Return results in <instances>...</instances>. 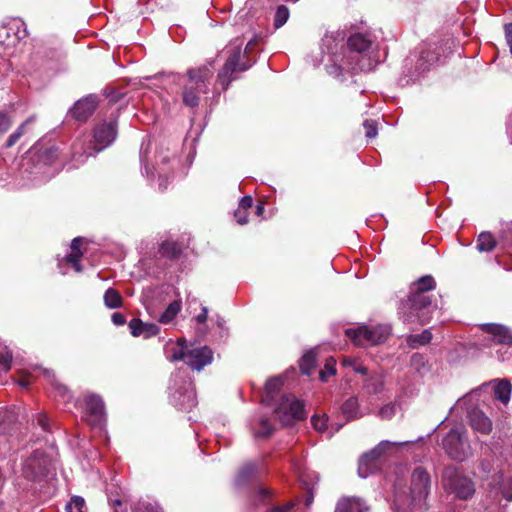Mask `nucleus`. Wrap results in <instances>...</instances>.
Returning a JSON list of instances; mask_svg holds the SVG:
<instances>
[{"mask_svg":"<svg viewBox=\"0 0 512 512\" xmlns=\"http://www.w3.org/2000/svg\"><path fill=\"white\" fill-rule=\"evenodd\" d=\"M32 122V118H29L27 119L23 124H21L17 129L16 131H14L7 139L6 141V144H5V147L6 148H10L12 147L13 145L16 144V142L20 139V137L23 135L24 133V127L26 124Z\"/></svg>","mask_w":512,"mask_h":512,"instance_id":"79ce46f5","label":"nucleus"},{"mask_svg":"<svg viewBox=\"0 0 512 512\" xmlns=\"http://www.w3.org/2000/svg\"><path fill=\"white\" fill-rule=\"evenodd\" d=\"M182 309V302L180 299L172 301L165 311L160 315L158 321L161 324H169L171 323L175 317L179 314Z\"/></svg>","mask_w":512,"mask_h":512,"instance_id":"c85d7f7f","label":"nucleus"},{"mask_svg":"<svg viewBox=\"0 0 512 512\" xmlns=\"http://www.w3.org/2000/svg\"><path fill=\"white\" fill-rule=\"evenodd\" d=\"M51 459L45 452L36 450L23 463V475L29 480H40L51 470Z\"/></svg>","mask_w":512,"mask_h":512,"instance_id":"4468645a","label":"nucleus"},{"mask_svg":"<svg viewBox=\"0 0 512 512\" xmlns=\"http://www.w3.org/2000/svg\"><path fill=\"white\" fill-rule=\"evenodd\" d=\"M44 375L47 378H51V383L54 386V390H55V398L58 401H62L64 403H68L69 400L71 399V395H70V392L67 389V387L62 385V384H60V383H58V382H56L55 379H54V375H53V373L51 371L44 370Z\"/></svg>","mask_w":512,"mask_h":512,"instance_id":"c756f323","label":"nucleus"},{"mask_svg":"<svg viewBox=\"0 0 512 512\" xmlns=\"http://www.w3.org/2000/svg\"><path fill=\"white\" fill-rule=\"evenodd\" d=\"M431 476L423 467H416L411 474L410 495L404 497L395 493L394 506L399 511L405 512L406 506L421 505L424 503L431 490Z\"/></svg>","mask_w":512,"mask_h":512,"instance_id":"20e7f679","label":"nucleus"},{"mask_svg":"<svg viewBox=\"0 0 512 512\" xmlns=\"http://www.w3.org/2000/svg\"><path fill=\"white\" fill-rule=\"evenodd\" d=\"M257 44V39H251L245 47L243 46V51H245L246 55L250 53V51L253 49V47Z\"/></svg>","mask_w":512,"mask_h":512,"instance_id":"69168bd1","label":"nucleus"},{"mask_svg":"<svg viewBox=\"0 0 512 512\" xmlns=\"http://www.w3.org/2000/svg\"><path fill=\"white\" fill-rule=\"evenodd\" d=\"M67 512H86L85 501L80 496H73L66 505Z\"/></svg>","mask_w":512,"mask_h":512,"instance_id":"a19ab883","label":"nucleus"},{"mask_svg":"<svg viewBox=\"0 0 512 512\" xmlns=\"http://www.w3.org/2000/svg\"><path fill=\"white\" fill-rule=\"evenodd\" d=\"M133 512H161L160 508L148 502H138L133 508Z\"/></svg>","mask_w":512,"mask_h":512,"instance_id":"49530a36","label":"nucleus"},{"mask_svg":"<svg viewBox=\"0 0 512 512\" xmlns=\"http://www.w3.org/2000/svg\"><path fill=\"white\" fill-rule=\"evenodd\" d=\"M130 333L134 337L142 336L145 339L156 336L160 332L158 325L154 323L143 322L140 319L134 318L128 323Z\"/></svg>","mask_w":512,"mask_h":512,"instance_id":"412c9836","label":"nucleus"},{"mask_svg":"<svg viewBox=\"0 0 512 512\" xmlns=\"http://www.w3.org/2000/svg\"><path fill=\"white\" fill-rule=\"evenodd\" d=\"M490 385L493 387L495 399L500 401L502 404L507 405L511 399L512 394V384L508 379H493L489 382L483 383L473 392L480 391Z\"/></svg>","mask_w":512,"mask_h":512,"instance_id":"f3484780","label":"nucleus"},{"mask_svg":"<svg viewBox=\"0 0 512 512\" xmlns=\"http://www.w3.org/2000/svg\"><path fill=\"white\" fill-rule=\"evenodd\" d=\"M188 79L183 86L182 100L185 106L195 108L200 103L201 95L208 93V83L213 71L206 65L190 69Z\"/></svg>","mask_w":512,"mask_h":512,"instance_id":"39448f33","label":"nucleus"},{"mask_svg":"<svg viewBox=\"0 0 512 512\" xmlns=\"http://www.w3.org/2000/svg\"><path fill=\"white\" fill-rule=\"evenodd\" d=\"M235 218L240 225L248 223V213L246 210L237 209L235 211Z\"/></svg>","mask_w":512,"mask_h":512,"instance_id":"864d4df0","label":"nucleus"},{"mask_svg":"<svg viewBox=\"0 0 512 512\" xmlns=\"http://www.w3.org/2000/svg\"><path fill=\"white\" fill-rule=\"evenodd\" d=\"M342 31L329 32L321 43L326 72L338 79L345 80V73L372 70L379 59L374 55L373 42L363 34L352 35L345 45Z\"/></svg>","mask_w":512,"mask_h":512,"instance_id":"f257e3e1","label":"nucleus"},{"mask_svg":"<svg viewBox=\"0 0 512 512\" xmlns=\"http://www.w3.org/2000/svg\"><path fill=\"white\" fill-rule=\"evenodd\" d=\"M111 321L116 326H122L126 323V318L123 314L115 312L111 316Z\"/></svg>","mask_w":512,"mask_h":512,"instance_id":"5fc2aeb1","label":"nucleus"},{"mask_svg":"<svg viewBox=\"0 0 512 512\" xmlns=\"http://www.w3.org/2000/svg\"><path fill=\"white\" fill-rule=\"evenodd\" d=\"M160 253L170 259L177 258L181 253L180 246L174 241H164L160 246Z\"/></svg>","mask_w":512,"mask_h":512,"instance_id":"f704fd0d","label":"nucleus"},{"mask_svg":"<svg viewBox=\"0 0 512 512\" xmlns=\"http://www.w3.org/2000/svg\"><path fill=\"white\" fill-rule=\"evenodd\" d=\"M37 423L44 431H49V419L45 413L42 412L37 415Z\"/></svg>","mask_w":512,"mask_h":512,"instance_id":"603ef678","label":"nucleus"},{"mask_svg":"<svg viewBox=\"0 0 512 512\" xmlns=\"http://www.w3.org/2000/svg\"><path fill=\"white\" fill-rule=\"evenodd\" d=\"M385 380L381 373L370 375L365 381L364 388L369 394H379L384 390Z\"/></svg>","mask_w":512,"mask_h":512,"instance_id":"cd10ccee","label":"nucleus"},{"mask_svg":"<svg viewBox=\"0 0 512 512\" xmlns=\"http://www.w3.org/2000/svg\"><path fill=\"white\" fill-rule=\"evenodd\" d=\"M369 510V506L358 497L343 498L336 508V512H369Z\"/></svg>","mask_w":512,"mask_h":512,"instance_id":"5701e85b","label":"nucleus"},{"mask_svg":"<svg viewBox=\"0 0 512 512\" xmlns=\"http://www.w3.org/2000/svg\"><path fill=\"white\" fill-rule=\"evenodd\" d=\"M150 149V142L143 141L140 147V162L143 166L142 174L146 175L147 177L153 176L154 172L150 170L147 162V157Z\"/></svg>","mask_w":512,"mask_h":512,"instance_id":"4c0bfd02","label":"nucleus"},{"mask_svg":"<svg viewBox=\"0 0 512 512\" xmlns=\"http://www.w3.org/2000/svg\"><path fill=\"white\" fill-rule=\"evenodd\" d=\"M258 470V467L255 463H247L244 465L237 477H236V484L240 485L248 481Z\"/></svg>","mask_w":512,"mask_h":512,"instance_id":"e433bc0d","label":"nucleus"},{"mask_svg":"<svg viewBox=\"0 0 512 512\" xmlns=\"http://www.w3.org/2000/svg\"><path fill=\"white\" fill-rule=\"evenodd\" d=\"M227 59L224 67L218 74V82L224 90L233 80L232 75L237 71H246L251 66L248 55L243 51V40L235 39L226 47Z\"/></svg>","mask_w":512,"mask_h":512,"instance_id":"0eeeda50","label":"nucleus"},{"mask_svg":"<svg viewBox=\"0 0 512 512\" xmlns=\"http://www.w3.org/2000/svg\"><path fill=\"white\" fill-rule=\"evenodd\" d=\"M358 364L357 360L352 357H345L342 360V365L344 367H351L354 370V367Z\"/></svg>","mask_w":512,"mask_h":512,"instance_id":"680f3d73","label":"nucleus"},{"mask_svg":"<svg viewBox=\"0 0 512 512\" xmlns=\"http://www.w3.org/2000/svg\"><path fill=\"white\" fill-rule=\"evenodd\" d=\"M16 421L13 412H4L0 414V434H7L11 431L13 423Z\"/></svg>","mask_w":512,"mask_h":512,"instance_id":"58836bf2","label":"nucleus"},{"mask_svg":"<svg viewBox=\"0 0 512 512\" xmlns=\"http://www.w3.org/2000/svg\"><path fill=\"white\" fill-rule=\"evenodd\" d=\"M365 136L367 138H375L377 136V123L374 120H365L364 122Z\"/></svg>","mask_w":512,"mask_h":512,"instance_id":"09e8293b","label":"nucleus"},{"mask_svg":"<svg viewBox=\"0 0 512 512\" xmlns=\"http://www.w3.org/2000/svg\"><path fill=\"white\" fill-rule=\"evenodd\" d=\"M440 60V55L437 52V47L428 45L421 49L417 64H416V72L418 74L425 72L430 69L434 64H436Z\"/></svg>","mask_w":512,"mask_h":512,"instance_id":"6ab92c4d","label":"nucleus"},{"mask_svg":"<svg viewBox=\"0 0 512 512\" xmlns=\"http://www.w3.org/2000/svg\"><path fill=\"white\" fill-rule=\"evenodd\" d=\"M17 383L22 388H28L30 386V384H31V381L29 380V378L25 377V378H22V379L18 380Z\"/></svg>","mask_w":512,"mask_h":512,"instance_id":"774afa93","label":"nucleus"},{"mask_svg":"<svg viewBox=\"0 0 512 512\" xmlns=\"http://www.w3.org/2000/svg\"><path fill=\"white\" fill-rule=\"evenodd\" d=\"M441 485L448 495L459 500H468L475 494V483L472 479L453 466L443 470Z\"/></svg>","mask_w":512,"mask_h":512,"instance_id":"6e6552de","label":"nucleus"},{"mask_svg":"<svg viewBox=\"0 0 512 512\" xmlns=\"http://www.w3.org/2000/svg\"><path fill=\"white\" fill-rule=\"evenodd\" d=\"M97 98L88 96L78 100L70 109V113L77 121H86L95 111Z\"/></svg>","mask_w":512,"mask_h":512,"instance_id":"a211bd4d","label":"nucleus"},{"mask_svg":"<svg viewBox=\"0 0 512 512\" xmlns=\"http://www.w3.org/2000/svg\"><path fill=\"white\" fill-rule=\"evenodd\" d=\"M397 408L398 405L395 402L388 403L379 409L378 415L381 419L390 420L392 417L395 416Z\"/></svg>","mask_w":512,"mask_h":512,"instance_id":"37998d69","label":"nucleus"},{"mask_svg":"<svg viewBox=\"0 0 512 512\" xmlns=\"http://www.w3.org/2000/svg\"><path fill=\"white\" fill-rule=\"evenodd\" d=\"M252 204H253V199L251 196H244L241 198L240 202H239V207L238 209H243V210H246L250 207H252Z\"/></svg>","mask_w":512,"mask_h":512,"instance_id":"6e6d98bb","label":"nucleus"},{"mask_svg":"<svg viewBox=\"0 0 512 512\" xmlns=\"http://www.w3.org/2000/svg\"><path fill=\"white\" fill-rule=\"evenodd\" d=\"M117 137L116 121L102 122L95 126L92 140L86 144V140L79 139L72 145V159L77 164L85 162L89 156L101 152L110 146Z\"/></svg>","mask_w":512,"mask_h":512,"instance_id":"7ed1b4c3","label":"nucleus"},{"mask_svg":"<svg viewBox=\"0 0 512 512\" xmlns=\"http://www.w3.org/2000/svg\"><path fill=\"white\" fill-rule=\"evenodd\" d=\"M18 30L16 33V36L18 39L24 38L27 36V29L24 22H18L17 23Z\"/></svg>","mask_w":512,"mask_h":512,"instance_id":"bf43d9fd","label":"nucleus"},{"mask_svg":"<svg viewBox=\"0 0 512 512\" xmlns=\"http://www.w3.org/2000/svg\"><path fill=\"white\" fill-rule=\"evenodd\" d=\"M432 339V334L429 330H424L420 334L410 335L407 338V343L412 348H417L420 345L428 344Z\"/></svg>","mask_w":512,"mask_h":512,"instance_id":"c9c22d12","label":"nucleus"},{"mask_svg":"<svg viewBox=\"0 0 512 512\" xmlns=\"http://www.w3.org/2000/svg\"><path fill=\"white\" fill-rule=\"evenodd\" d=\"M81 243H82V238H80V237H76V238H74V239L72 240V242H71V250H72L71 252H72V253H82V252L80 251V245H81Z\"/></svg>","mask_w":512,"mask_h":512,"instance_id":"052dcab7","label":"nucleus"},{"mask_svg":"<svg viewBox=\"0 0 512 512\" xmlns=\"http://www.w3.org/2000/svg\"><path fill=\"white\" fill-rule=\"evenodd\" d=\"M58 157V149L55 146L46 148L45 150L37 154V166L41 169V166H47L54 163Z\"/></svg>","mask_w":512,"mask_h":512,"instance_id":"7c9ffc66","label":"nucleus"},{"mask_svg":"<svg viewBox=\"0 0 512 512\" xmlns=\"http://www.w3.org/2000/svg\"><path fill=\"white\" fill-rule=\"evenodd\" d=\"M409 443L405 442H392L388 440L381 441L377 446L369 452L363 454L359 460L358 475L361 478H367L369 475L375 473L381 466V457L392 447L403 446Z\"/></svg>","mask_w":512,"mask_h":512,"instance_id":"f8f14e48","label":"nucleus"},{"mask_svg":"<svg viewBox=\"0 0 512 512\" xmlns=\"http://www.w3.org/2000/svg\"><path fill=\"white\" fill-rule=\"evenodd\" d=\"M11 125V117L7 113L0 112V134L7 132Z\"/></svg>","mask_w":512,"mask_h":512,"instance_id":"3c124183","label":"nucleus"},{"mask_svg":"<svg viewBox=\"0 0 512 512\" xmlns=\"http://www.w3.org/2000/svg\"><path fill=\"white\" fill-rule=\"evenodd\" d=\"M347 337L357 346L368 347L378 345L386 341L391 333L389 325L358 326L345 330Z\"/></svg>","mask_w":512,"mask_h":512,"instance_id":"9b49d317","label":"nucleus"},{"mask_svg":"<svg viewBox=\"0 0 512 512\" xmlns=\"http://www.w3.org/2000/svg\"><path fill=\"white\" fill-rule=\"evenodd\" d=\"M207 317H208V308L203 306L201 313L195 317V320L198 323H204L207 320Z\"/></svg>","mask_w":512,"mask_h":512,"instance_id":"e2e57ef3","label":"nucleus"},{"mask_svg":"<svg viewBox=\"0 0 512 512\" xmlns=\"http://www.w3.org/2000/svg\"><path fill=\"white\" fill-rule=\"evenodd\" d=\"M289 19V10L286 6H278L274 15V26L275 28L282 27Z\"/></svg>","mask_w":512,"mask_h":512,"instance_id":"ea45409f","label":"nucleus"},{"mask_svg":"<svg viewBox=\"0 0 512 512\" xmlns=\"http://www.w3.org/2000/svg\"><path fill=\"white\" fill-rule=\"evenodd\" d=\"M171 402L180 410H190L197 404L193 383L184 372L178 370L170 379Z\"/></svg>","mask_w":512,"mask_h":512,"instance_id":"1a4fd4ad","label":"nucleus"},{"mask_svg":"<svg viewBox=\"0 0 512 512\" xmlns=\"http://www.w3.org/2000/svg\"><path fill=\"white\" fill-rule=\"evenodd\" d=\"M82 256V253H70L66 256V261L72 265V267L75 269L76 272L82 271V266L80 264V258Z\"/></svg>","mask_w":512,"mask_h":512,"instance_id":"8fccbe9b","label":"nucleus"},{"mask_svg":"<svg viewBox=\"0 0 512 512\" xmlns=\"http://www.w3.org/2000/svg\"><path fill=\"white\" fill-rule=\"evenodd\" d=\"M500 493L507 501H512V476L502 479Z\"/></svg>","mask_w":512,"mask_h":512,"instance_id":"a18cd8bd","label":"nucleus"},{"mask_svg":"<svg viewBox=\"0 0 512 512\" xmlns=\"http://www.w3.org/2000/svg\"><path fill=\"white\" fill-rule=\"evenodd\" d=\"M496 246V240L490 232H482L477 238L476 248L479 252H491Z\"/></svg>","mask_w":512,"mask_h":512,"instance_id":"473e14b6","label":"nucleus"},{"mask_svg":"<svg viewBox=\"0 0 512 512\" xmlns=\"http://www.w3.org/2000/svg\"><path fill=\"white\" fill-rule=\"evenodd\" d=\"M336 361L333 358L326 360L324 369L320 371L319 376L322 381H326L329 376L336 374Z\"/></svg>","mask_w":512,"mask_h":512,"instance_id":"c03bdc74","label":"nucleus"},{"mask_svg":"<svg viewBox=\"0 0 512 512\" xmlns=\"http://www.w3.org/2000/svg\"><path fill=\"white\" fill-rule=\"evenodd\" d=\"M341 412L347 421L363 417L364 413L360 410L358 399L356 397L348 398L341 406Z\"/></svg>","mask_w":512,"mask_h":512,"instance_id":"a878e982","label":"nucleus"},{"mask_svg":"<svg viewBox=\"0 0 512 512\" xmlns=\"http://www.w3.org/2000/svg\"><path fill=\"white\" fill-rule=\"evenodd\" d=\"M502 249L505 250L510 256H512V241H502L501 242Z\"/></svg>","mask_w":512,"mask_h":512,"instance_id":"338daca9","label":"nucleus"},{"mask_svg":"<svg viewBox=\"0 0 512 512\" xmlns=\"http://www.w3.org/2000/svg\"><path fill=\"white\" fill-rule=\"evenodd\" d=\"M469 423L472 429L484 435H488L492 431L491 419L480 409H472L469 414Z\"/></svg>","mask_w":512,"mask_h":512,"instance_id":"aec40b11","label":"nucleus"},{"mask_svg":"<svg viewBox=\"0 0 512 512\" xmlns=\"http://www.w3.org/2000/svg\"><path fill=\"white\" fill-rule=\"evenodd\" d=\"M316 366V355L313 351L303 355L300 361L301 372L305 375H311Z\"/></svg>","mask_w":512,"mask_h":512,"instance_id":"72a5a7b5","label":"nucleus"},{"mask_svg":"<svg viewBox=\"0 0 512 512\" xmlns=\"http://www.w3.org/2000/svg\"><path fill=\"white\" fill-rule=\"evenodd\" d=\"M104 304L109 309L120 308L123 304V298L114 288H108L104 293Z\"/></svg>","mask_w":512,"mask_h":512,"instance_id":"2f4dec72","label":"nucleus"},{"mask_svg":"<svg viewBox=\"0 0 512 512\" xmlns=\"http://www.w3.org/2000/svg\"><path fill=\"white\" fill-rule=\"evenodd\" d=\"M436 287L431 275L420 277L410 285L409 295L399 305V316L404 323L425 325L431 319L432 299L427 294Z\"/></svg>","mask_w":512,"mask_h":512,"instance_id":"f03ea898","label":"nucleus"},{"mask_svg":"<svg viewBox=\"0 0 512 512\" xmlns=\"http://www.w3.org/2000/svg\"><path fill=\"white\" fill-rule=\"evenodd\" d=\"M283 385V379L280 376L271 377L265 384V397L262 399L264 405L269 406L273 400L274 394L280 390Z\"/></svg>","mask_w":512,"mask_h":512,"instance_id":"bb28decb","label":"nucleus"},{"mask_svg":"<svg viewBox=\"0 0 512 512\" xmlns=\"http://www.w3.org/2000/svg\"><path fill=\"white\" fill-rule=\"evenodd\" d=\"M483 340L480 347H490L492 344L512 345V331L506 326L495 323H484L479 326Z\"/></svg>","mask_w":512,"mask_h":512,"instance_id":"dca6fc26","label":"nucleus"},{"mask_svg":"<svg viewBox=\"0 0 512 512\" xmlns=\"http://www.w3.org/2000/svg\"><path fill=\"white\" fill-rule=\"evenodd\" d=\"M442 447L453 460L464 461L472 456V448L468 439L467 430L462 426H455L442 439Z\"/></svg>","mask_w":512,"mask_h":512,"instance_id":"9d476101","label":"nucleus"},{"mask_svg":"<svg viewBox=\"0 0 512 512\" xmlns=\"http://www.w3.org/2000/svg\"><path fill=\"white\" fill-rule=\"evenodd\" d=\"M250 426L256 438H267L273 433L272 425L263 416H258L257 419L252 420Z\"/></svg>","mask_w":512,"mask_h":512,"instance_id":"393cba45","label":"nucleus"},{"mask_svg":"<svg viewBox=\"0 0 512 512\" xmlns=\"http://www.w3.org/2000/svg\"><path fill=\"white\" fill-rule=\"evenodd\" d=\"M270 494H271V491L268 488L260 487L257 490L255 498L259 499L261 501H264L265 499L269 498Z\"/></svg>","mask_w":512,"mask_h":512,"instance_id":"4d7b16f0","label":"nucleus"},{"mask_svg":"<svg viewBox=\"0 0 512 512\" xmlns=\"http://www.w3.org/2000/svg\"><path fill=\"white\" fill-rule=\"evenodd\" d=\"M274 413L283 425H289L294 421L306 418L304 403L293 395L281 397L274 409Z\"/></svg>","mask_w":512,"mask_h":512,"instance_id":"ddd939ff","label":"nucleus"},{"mask_svg":"<svg viewBox=\"0 0 512 512\" xmlns=\"http://www.w3.org/2000/svg\"><path fill=\"white\" fill-rule=\"evenodd\" d=\"M171 362L184 361L193 370L201 371L213 361V352L207 347L187 349L185 339L179 338L171 348V354L167 356Z\"/></svg>","mask_w":512,"mask_h":512,"instance_id":"423d86ee","label":"nucleus"},{"mask_svg":"<svg viewBox=\"0 0 512 512\" xmlns=\"http://www.w3.org/2000/svg\"><path fill=\"white\" fill-rule=\"evenodd\" d=\"M83 419L92 427L102 429L106 424V413L103 399L96 394L84 398Z\"/></svg>","mask_w":512,"mask_h":512,"instance_id":"2eb2a0df","label":"nucleus"},{"mask_svg":"<svg viewBox=\"0 0 512 512\" xmlns=\"http://www.w3.org/2000/svg\"><path fill=\"white\" fill-rule=\"evenodd\" d=\"M299 480L302 488L306 491L304 497L305 506L309 507L313 502V491L319 481V477L315 472H302L299 474Z\"/></svg>","mask_w":512,"mask_h":512,"instance_id":"4be33fe9","label":"nucleus"},{"mask_svg":"<svg viewBox=\"0 0 512 512\" xmlns=\"http://www.w3.org/2000/svg\"><path fill=\"white\" fill-rule=\"evenodd\" d=\"M311 422L315 430L321 433L326 432L329 437L338 432L343 426V424L339 423H330L329 418L326 415L313 416Z\"/></svg>","mask_w":512,"mask_h":512,"instance_id":"b1692460","label":"nucleus"},{"mask_svg":"<svg viewBox=\"0 0 512 512\" xmlns=\"http://www.w3.org/2000/svg\"><path fill=\"white\" fill-rule=\"evenodd\" d=\"M505 36L507 44L510 48V52L512 54V23H509L505 26Z\"/></svg>","mask_w":512,"mask_h":512,"instance_id":"13d9d810","label":"nucleus"},{"mask_svg":"<svg viewBox=\"0 0 512 512\" xmlns=\"http://www.w3.org/2000/svg\"><path fill=\"white\" fill-rule=\"evenodd\" d=\"M293 506L294 503L290 502L287 505L275 507L271 512H289Z\"/></svg>","mask_w":512,"mask_h":512,"instance_id":"0e129e2a","label":"nucleus"},{"mask_svg":"<svg viewBox=\"0 0 512 512\" xmlns=\"http://www.w3.org/2000/svg\"><path fill=\"white\" fill-rule=\"evenodd\" d=\"M12 354L5 351L0 354V372H7L11 367Z\"/></svg>","mask_w":512,"mask_h":512,"instance_id":"de8ad7c7","label":"nucleus"}]
</instances>
